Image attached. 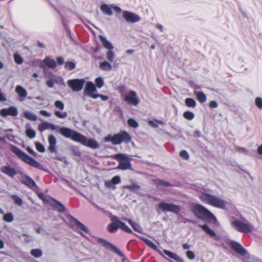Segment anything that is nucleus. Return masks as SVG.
<instances>
[{
    "label": "nucleus",
    "instance_id": "36",
    "mask_svg": "<svg viewBox=\"0 0 262 262\" xmlns=\"http://www.w3.org/2000/svg\"><path fill=\"white\" fill-rule=\"evenodd\" d=\"M52 80H53L54 84L55 83L57 84L64 85L63 79L60 76L53 75Z\"/></svg>",
    "mask_w": 262,
    "mask_h": 262
},
{
    "label": "nucleus",
    "instance_id": "30",
    "mask_svg": "<svg viewBox=\"0 0 262 262\" xmlns=\"http://www.w3.org/2000/svg\"><path fill=\"white\" fill-rule=\"evenodd\" d=\"M100 10L105 15L111 16L113 14L111 7L105 4H103L101 6Z\"/></svg>",
    "mask_w": 262,
    "mask_h": 262
},
{
    "label": "nucleus",
    "instance_id": "54",
    "mask_svg": "<svg viewBox=\"0 0 262 262\" xmlns=\"http://www.w3.org/2000/svg\"><path fill=\"white\" fill-rule=\"evenodd\" d=\"M33 66L38 65L40 67L44 68L43 60L42 61L39 59L35 60L32 62Z\"/></svg>",
    "mask_w": 262,
    "mask_h": 262
},
{
    "label": "nucleus",
    "instance_id": "50",
    "mask_svg": "<svg viewBox=\"0 0 262 262\" xmlns=\"http://www.w3.org/2000/svg\"><path fill=\"white\" fill-rule=\"evenodd\" d=\"M65 67L69 70H72L75 67V64L72 62H67L65 64Z\"/></svg>",
    "mask_w": 262,
    "mask_h": 262
},
{
    "label": "nucleus",
    "instance_id": "7",
    "mask_svg": "<svg viewBox=\"0 0 262 262\" xmlns=\"http://www.w3.org/2000/svg\"><path fill=\"white\" fill-rule=\"evenodd\" d=\"M116 157L119 161V164L118 166L119 169L125 170L130 168L131 164L126 155L119 154L117 155Z\"/></svg>",
    "mask_w": 262,
    "mask_h": 262
},
{
    "label": "nucleus",
    "instance_id": "33",
    "mask_svg": "<svg viewBox=\"0 0 262 262\" xmlns=\"http://www.w3.org/2000/svg\"><path fill=\"white\" fill-rule=\"evenodd\" d=\"M51 204L59 212H63L64 210L63 206L59 202L54 200Z\"/></svg>",
    "mask_w": 262,
    "mask_h": 262
},
{
    "label": "nucleus",
    "instance_id": "55",
    "mask_svg": "<svg viewBox=\"0 0 262 262\" xmlns=\"http://www.w3.org/2000/svg\"><path fill=\"white\" fill-rule=\"evenodd\" d=\"M180 155L181 157L185 160H187L189 158V155L185 150L181 151L180 152Z\"/></svg>",
    "mask_w": 262,
    "mask_h": 262
},
{
    "label": "nucleus",
    "instance_id": "35",
    "mask_svg": "<svg viewBox=\"0 0 262 262\" xmlns=\"http://www.w3.org/2000/svg\"><path fill=\"white\" fill-rule=\"evenodd\" d=\"M100 68L104 71L111 70L112 69V66L107 61H103L100 64Z\"/></svg>",
    "mask_w": 262,
    "mask_h": 262
},
{
    "label": "nucleus",
    "instance_id": "37",
    "mask_svg": "<svg viewBox=\"0 0 262 262\" xmlns=\"http://www.w3.org/2000/svg\"><path fill=\"white\" fill-rule=\"evenodd\" d=\"M3 220L7 223H11L14 220V215L11 213H7L3 215Z\"/></svg>",
    "mask_w": 262,
    "mask_h": 262
},
{
    "label": "nucleus",
    "instance_id": "56",
    "mask_svg": "<svg viewBox=\"0 0 262 262\" xmlns=\"http://www.w3.org/2000/svg\"><path fill=\"white\" fill-rule=\"evenodd\" d=\"M98 97H100L102 101H106L108 99V97L107 96L101 94H97L96 96H94L93 99H96Z\"/></svg>",
    "mask_w": 262,
    "mask_h": 262
},
{
    "label": "nucleus",
    "instance_id": "49",
    "mask_svg": "<svg viewBox=\"0 0 262 262\" xmlns=\"http://www.w3.org/2000/svg\"><path fill=\"white\" fill-rule=\"evenodd\" d=\"M14 60L15 62L17 64H21L23 62V58L18 54H15L14 55Z\"/></svg>",
    "mask_w": 262,
    "mask_h": 262
},
{
    "label": "nucleus",
    "instance_id": "60",
    "mask_svg": "<svg viewBox=\"0 0 262 262\" xmlns=\"http://www.w3.org/2000/svg\"><path fill=\"white\" fill-rule=\"evenodd\" d=\"M39 113L46 117H50L51 116V114L47 111L45 110H41L39 112Z\"/></svg>",
    "mask_w": 262,
    "mask_h": 262
},
{
    "label": "nucleus",
    "instance_id": "58",
    "mask_svg": "<svg viewBox=\"0 0 262 262\" xmlns=\"http://www.w3.org/2000/svg\"><path fill=\"white\" fill-rule=\"evenodd\" d=\"M46 85L49 88H53L54 87V81L53 80L49 79L47 80L46 81Z\"/></svg>",
    "mask_w": 262,
    "mask_h": 262
},
{
    "label": "nucleus",
    "instance_id": "43",
    "mask_svg": "<svg viewBox=\"0 0 262 262\" xmlns=\"http://www.w3.org/2000/svg\"><path fill=\"white\" fill-rule=\"evenodd\" d=\"M96 87L99 89L101 88L104 85V80L101 77H97L95 79Z\"/></svg>",
    "mask_w": 262,
    "mask_h": 262
},
{
    "label": "nucleus",
    "instance_id": "23",
    "mask_svg": "<svg viewBox=\"0 0 262 262\" xmlns=\"http://www.w3.org/2000/svg\"><path fill=\"white\" fill-rule=\"evenodd\" d=\"M99 38L102 42L103 46L108 50H113L114 47L112 44L104 37L102 35L99 36Z\"/></svg>",
    "mask_w": 262,
    "mask_h": 262
},
{
    "label": "nucleus",
    "instance_id": "17",
    "mask_svg": "<svg viewBox=\"0 0 262 262\" xmlns=\"http://www.w3.org/2000/svg\"><path fill=\"white\" fill-rule=\"evenodd\" d=\"M230 245L236 252L241 255H245L246 253V250L241 244L235 242H231Z\"/></svg>",
    "mask_w": 262,
    "mask_h": 262
},
{
    "label": "nucleus",
    "instance_id": "31",
    "mask_svg": "<svg viewBox=\"0 0 262 262\" xmlns=\"http://www.w3.org/2000/svg\"><path fill=\"white\" fill-rule=\"evenodd\" d=\"M112 223L110 225L109 230L111 232H114L119 228L118 226V220L116 218H113Z\"/></svg>",
    "mask_w": 262,
    "mask_h": 262
},
{
    "label": "nucleus",
    "instance_id": "20",
    "mask_svg": "<svg viewBox=\"0 0 262 262\" xmlns=\"http://www.w3.org/2000/svg\"><path fill=\"white\" fill-rule=\"evenodd\" d=\"M15 92L20 97L21 101H23L27 95V91L20 85L16 86L15 88Z\"/></svg>",
    "mask_w": 262,
    "mask_h": 262
},
{
    "label": "nucleus",
    "instance_id": "1",
    "mask_svg": "<svg viewBox=\"0 0 262 262\" xmlns=\"http://www.w3.org/2000/svg\"><path fill=\"white\" fill-rule=\"evenodd\" d=\"M198 196L203 202L216 208L223 209L227 204L225 200L206 192H200Z\"/></svg>",
    "mask_w": 262,
    "mask_h": 262
},
{
    "label": "nucleus",
    "instance_id": "57",
    "mask_svg": "<svg viewBox=\"0 0 262 262\" xmlns=\"http://www.w3.org/2000/svg\"><path fill=\"white\" fill-rule=\"evenodd\" d=\"M186 256L189 259H193L195 257L194 254L191 251H187L186 252Z\"/></svg>",
    "mask_w": 262,
    "mask_h": 262
},
{
    "label": "nucleus",
    "instance_id": "41",
    "mask_svg": "<svg viewBox=\"0 0 262 262\" xmlns=\"http://www.w3.org/2000/svg\"><path fill=\"white\" fill-rule=\"evenodd\" d=\"M106 58L110 62H112L115 58V54L113 50H108L106 54Z\"/></svg>",
    "mask_w": 262,
    "mask_h": 262
},
{
    "label": "nucleus",
    "instance_id": "9",
    "mask_svg": "<svg viewBox=\"0 0 262 262\" xmlns=\"http://www.w3.org/2000/svg\"><path fill=\"white\" fill-rule=\"evenodd\" d=\"M84 82L83 79H74L68 80L67 83L73 91L78 92L82 89Z\"/></svg>",
    "mask_w": 262,
    "mask_h": 262
},
{
    "label": "nucleus",
    "instance_id": "24",
    "mask_svg": "<svg viewBox=\"0 0 262 262\" xmlns=\"http://www.w3.org/2000/svg\"><path fill=\"white\" fill-rule=\"evenodd\" d=\"M23 116L27 119L32 121H36L37 119V116L34 113L28 111H24Z\"/></svg>",
    "mask_w": 262,
    "mask_h": 262
},
{
    "label": "nucleus",
    "instance_id": "3",
    "mask_svg": "<svg viewBox=\"0 0 262 262\" xmlns=\"http://www.w3.org/2000/svg\"><path fill=\"white\" fill-rule=\"evenodd\" d=\"M11 150L19 159L23 161L26 163L34 167H38L39 166V163L36 161L28 156L25 152L17 147L14 145H11Z\"/></svg>",
    "mask_w": 262,
    "mask_h": 262
},
{
    "label": "nucleus",
    "instance_id": "12",
    "mask_svg": "<svg viewBox=\"0 0 262 262\" xmlns=\"http://www.w3.org/2000/svg\"><path fill=\"white\" fill-rule=\"evenodd\" d=\"M122 15L125 20L129 23H135L141 20V18L139 15L127 11H123Z\"/></svg>",
    "mask_w": 262,
    "mask_h": 262
},
{
    "label": "nucleus",
    "instance_id": "61",
    "mask_svg": "<svg viewBox=\"0 0 262 262\" xmlns=\"http://www.w3.org/2000/svg\"><path fill=\"white\" fill-rule=\"evenodd\" d=\"M217 102L215 101H211L209 103V106L212 108H216L217 107Z\"/></svg>",
    "mask_w": 262,
    "mask_h": 262
},
{
    "label": "nucleus",
    "instance_id": "46",
    "mask_svg": "<svg viewBox=\"0 0 262 262\" xmlns=\"http://www.w3.org/2000/svg\"><path fill=\"white\" fill-rule=\"evenodd\" d=\"M183 116L185 119L191 120L194 118V115L192 112L187 111L184 112Z\"/></svg>",
    "mask_w": 262,
    "mask_h": 262
},
{
    "label": "nucleus",
    "instance_id": "32",
    "mask_svg": "<svg viewBox=\"0 0 262 262\" xmlns=\"http://www.w3.org/2000/svg\"><path fill=\"white\" fill-rule=\"evenodd\" d=\"M118 226L119 228L127 233H132V230L123 222L118 220Z\"/></svg>",
    "mask_w": 262,
    "mask_h": 262
},
{
    "label": "nucleus",
    "instance_id": "2",
    "mask_svg": "<svg viewBox=\"0 0 262 262\" xmlns=\"http://www.w3.org/2000/svg\"><path fill=\"white\" fill-rule=\"evenodd\" d=\"M132 138L128 133L123 131L114 135H108L104 139L105 142H111L114 145L120 144L122 142H129Z\"/></svg>",
    "mask_w": 262,
    "mask_h": 262
},
{
    "label": "nucleus",
    "instance_id": "15",
    "mask_svg": "<svg viewBox=\"0 0 262 262\" xmlns=\"http://www.w3.org/2000/svg\"><path fill=\"white\" fill-rule=\"evenodd\" d=\"M163 253L164 255H163L162 253L161 255H162L167 259H169V258L171 259L174 261L172 262H183L182 259L174 253L166 250H164L163 251Z\"/></svg>",
    "mask_w": 262,
    "mask_h": 262
},
{
    "label": "nucleus",
    "instance_id": "47",
    "mask_svg": "<svg viewBox=\"0 0 262 262\" xmlns=\"http://www.w3.org/2000/svg\"><path fill=\"white\" fill-rule=\"evenodd\" d=\"M54 105L57 109H59L61 111L64 109V103L61 101H59V100L56 101L54 103Z\"/></svg>",
    "mask_w": 262,
    "mask_h": 262
},
{
    "label": "nucleus",
    "instance_id": "16",
    "mask_svg": "<svg viewBox=\"0 0 262 262\" xmlns=\"http://www.w3.org/2000/svg\"><path fill=\"white\" fill-rule=\"evenodd\" d=\"M1 171L10 177H13L16 174L15 169L10 166H3Z\"/></svg>",
    "mask_w": 262,
    "mask_h": 262
},
{
    "label": "nucleus",
    "instance_id": "38",
    "mask_svg": "<svg viewBox=\"0 0 262 262\" xmlns=\"http://www.w3.org/2000/svg\"><path fill=\"white\" fill-rule=\"evenodd\" d=\"M31 254L32 256L36 258H39L42 255L41 250L39 249H32L31 251Z\"/></svg>",
    "mask_w": 262,
    "mask_h": 262
},
{
    "label": "nucleus",
    "instance_id": "4",
    "mask_svg": "<svg viewBox=\"0 0 262 262\" xmlns=\"http://www.w3.org/2000/svg\"><path fill=\"white\" fill-rule=\"evenodd\" d=\"M192 211L194 214L199 219H208L211 220H215L214 215L201 205H194L192 208Z\"/></svg>",
    "mask_w": 262,
    "mask_h": 262
},
{
    "label": "nucleus",
    "instance_id": "26",
    "mask_svg": "<svg viewBox=\"0 0 262 262\" xmlns=\"http://www.w3.org/2000/svg\"><path fill=\"white\" fill-rule=\"evenodd\" d=\"M124 220L127 221L133 227V229L138 232H141L142 229L140 226L137 223L134 222L130 219L125 218Z\"/></svg>",
    "mask_w": 262,
    "mask_h": 262
},
{
    "label": "nucleus",
    "instance_id": "21",
    "mask_svg": "<svg viewBox=\"0 0 262 262\" xmlns=\"http://www.w3.org/2000/svg\"><path fill=\"white\" fill-rule=\"evenodd\" d=\"M21 181L23 184L30 187H32L35 185L34 181L28 176L23 177Z\"/></svg>",
    "mask_w": 262,
    "mask_h": 262
},
{
    "label": "nucleus",
    "instance_id": "34",
    "mask_svg": "<svg viewBox=\"0 0 262 262\" xmlns=\"http://www.w3.org/2000/svg\"><path fill=\"white\" fill-rule=\"evenodd\" d=\"M194 94L200 102L204 103L206 101V96L203 93L201 92H195Z\"/></svg>",
    "mask_w": 262,
    "mask_h": 262
},
{
    "label": "nucleus",
    "instance_id": "5",
    "mask_svg": "<svg viewBox=\"0 0 262 262\" xmlns=\"http://www.w3.org/2000/svg\"><path fill=\"white\" fill-rule=\"evenodd\" d=\"M231 225L233 228L239 232L248 233L252 230V226L246 221L234 219Z\"/></svg>",
    "mask_w": 262,
    "mask_h": 262
},
{
    "label": "nucleus",
    "instance_id": "25",
    "mask_svg": "<svg viewBox=\"0 0 262 262\" xmlns=\"http://www.w3.org/2000/svg\"><path fill=\"white\" fill-rule=\"evenodd\" d=\"M43 63L50 68H55L56 67V63L55 60L49 57H46L43 60Z\"/></svg>",
    "mask_w": 262,
    "mask_h": 262
},
{
    "label": "nucleus",
    "instance_id": "6",
    "mask_svg": "<svg viewBox=\"0 0 262 262\" xmlns=\"http://www.w3.org/2000/svg\"><path fill=\"white\" fill-rule=\"evenodd\" d=\"M59 132L63 136L67 138H70L76 142H78L81 135L80 134L67 127L60 128Z\"/></svg>",
    "mask_w": 262,
    "mask_h": 262
},
{
    "label": "nucleus",
    "instance_id": "52",
    "mask_svg": "<svg viewBox=\"0 0 262 262\" xmlns=\"http://www.w3.org/2000/svg\"><path fill=\"white\" fill-rule=\"evenodd\" d=\"M244 262H261L260 260H258L254 257L248 256L246 257L244 259Z\"/></svg>",
    "mask_w": 262,
    "mask_h": 262
},
{
    "label": "nucleus",
    "instance_id": "44",
    "mask_svg": "<svg viewBox=\"0 0 262 262\" xmlns=\"http://www.w3.org/2000/svg\"><path fill=\"white\" fill-rule=\"evenodd\" d=\"M26 135L31 139L34 138L36 136V133L34 130L30 129V128H27L26 130Z\"/></svg>",
    "mask_w": 262,
    "mask_h": 262
},
{
    "label": "nucleus",
    "instance_id": "13",
    "mask_svg": "<svg viewBox=\"0 0 262 262\" xmlns=\"http://www.w3.org/2000/svg\"><path fill=\"white\" fill-rule=\"evenodd\" d=\"M97 91L95 85L91 81L86 82L84 90V94L93 98L94 96L97 94L94 93Z\"/></svg>",
    "mask_w": 262,
    "mask_h": 262
},
{
    "label": "nucleus",
    "instance_id": "27",
    "mask_svg": "<svg viewBox=\"0 0 262 262\" xmlns=\"http://www.w3.org/2000/svg\"><path fill=\"white\" fill-rule=\"evenodd\" d=\"M141 238L148 246L162 254V252L157 249V247L152 242L145 237H142Z\"/></svg>",
    "mask_w": 262,
    "mask_h": 262
},
{
    "label": "nucleus",
    "instance_id": "59",
    "mask_svg": "<svg viewBox=\"0 0 262 262\" xmlns=\"http://www.w3.org/2000/svg\"><path fill=\"white\" fill-rule=\"evenodd\" d=\"M112 182L113 184H117L120 182V178L118 176H116L112 179Z\"/></svg>",
    "mask_w": 262,
    "mask_h": 262
},
{
    "label": "nucleus",
    "instance_id": "39",
    "mask_svg": "<svg viewBox=\"0 0 262 262\" xmlns=\"http://www.w3.org/2000/svg\"><path fill=\"white\" fill-rule=\"evenodd\" d=\"M186 105L188 107H194L196 105L195 100L192 98H186L185 100Z\"/></svg>",
    "mask_w": 262,
    "mask_h": 262
},
{
    "label": "nucleus",
    "instance_id": "8",
    "mask_svg": "<svg viewBox=\"0 0 262 262\" xmlns=\"http://www.w3.org/2000/svg\"><path fill=\"white\" fill-rule=\"evenodd\" d=\"M158 207L164 212H171L174 213H178L181 210L180 206L166 203H161L159 204Z\"/></svg>",
    "mask_w": 262,
    "mask_h": 262
},
{
    "label": "nucleus",
    "instance_id": "14",
    "mask_svg": "<svg viewBox=\"0 0 262 262\" xmlns=\"http://www.w3.org/2000/svg\"><path fill=\"white\" fill-rule=\"evenodd\" d=\"M0 114L3 117H6L8 115L15 117L18 114V111L16 107L10 106L9 107L1 110L0 111Z\"/></svg>",
    "mask_w": 262,
    "mask_h": 262
},
{
    "label": "nucleus",
    "instance_id": "40",
    "mask_svg": "<svg viewBox=\"0 0 262 262\" xmlns=\"http://www.w3.org/2000/svg\"><path fill=\"white\" fill-rule=\"evenodd\" d=\"M11 198L13 199L15 204L18 206H21L23 204L22 199L17 195H12Z\"/></svg>",
    "mask_w": 262,
    "mask_h": 262
},
{
    "label": "nucleus",
    "instance_id": "45",
    "mask_svg": "<svg viewBox=\"0 0 262 262\" xmlns=\"http://www.w3.org/2000/svg\"><path fill=\"white\" fill-rule=\"evenodd\" d=\"M127 123L130 127L133 128H137L138 127L139 125L138 122L132 118L129 119L128 120Z\"/></svg>",
    "mask_w": 262,
    "mask_h": 262
},
{
    "label": "nucleus",
    "instance_id": "64",
    "mask_svg": "<svg viewBox=\"0 0 262 262\" xmlns=\"http://www.w3.org/2000/svg\"><path fill=\"white\" fill-rule=\"evenodd\" d=\"M57 61L59 64H62L63 63V59L61 57H58L57 58Z\"/></svg>",
    "mask_w": 262,
    "mask_h": 262
},
{
    "label": "nucleus",
    "instance_id": "18",
    "mask_svg": "<svg viewBox=\"0 0 262 262\" xmlns=\"http://www.w3.org/2000/svg\"><path fill=\"white\" fill-rule=\"evenodd\" d=\"M56 129V127L54 124L47 122H43L38 126V129L40 132H43L46 129L54 130Z\"/></svg>",
    "mask_w": 262,
    "mask_h": 262
},
{
    "label": "nucleus",
    "instance_id": "11",
    "mask_svg": "<svg viewBox=\"0 0 262 262\" xmlns=\"http://www.w3.org/2000/svg\"><path fill=\"white\" fill-rule=\"evenodd\" d=\"M77 142H79L93 149H96L99 147V144L96 141L92 139H88L85 136L81 134Z\"/></svg>",
    "mask_w": 262,
    "mask_h": 262
},
{
    "label": "nucleus",
    "instance_id": "53",
    "mask_svg": "<svg viewBox=\"0 0 262 262\" xmlns=\"http://www.w3.org/2000/svg\"><path fill=\"white\" fill-rule=\"evenodd\" d=\"M35 146L37 150L39 152H43L45 150L44 146L41 143H36Z\"/></svg>",
    "mask_w": 262,
    "mask_h": 262
},
{
    "label": "nucleus",
    "instance_id": "62",
    "mask_svg": "<svg viewBox=\"0 0 262 262\" xmlns=\"http://www.w3.org/2000/svg\"><path fill=\"white\" fill-rule=\"evenodd\" d=\"M111 7L118 13H120L121 11V8L118 6H112Z\"/></svg>",
    "mask_w": 262,
    "mask_h": 262
},
{
    "label": "nucleus",
    "instance_id": "48",
    "mask_svg": "<svg viewBox=\"0 0 262 262\" xmlns=\"http://www.w3.org/2000/svg\"><path fill=\"white\" fill-rule=\"evenodd\" d=\"M255 104L259 109L262 108V98L256 97L255 99Z\"/></svg>",
    "mask_w": 262,
    "mask_h": 262
},
{
    "label": "nucleus",
    "instance_id": "19",
    "mask_svg": "<svg viewBox=\"0 0 262 262\" xmlns=\"http://www.w3.org/2000/svg\"><path fill=\"white\" fill-rule=\"evenodd\" d=\"M98 242L106 248L110 249L117 253H119V250L115 246L108 243L105 240L100 238L98 239Z\"/></svg>",
    "mask_w": 262,
    "mask_h": 262
},
{
    "label": "nucleus",
    "instance_id": "10",
    "mask_svg": "<svg viewBox=\"0 0 262 262\" xmlns=\"http://www.w3.org/2000/svg\"><path fill=\"white\" fill-rule=\"evenodd\" d=\"M124 100L126 103L134 106L139 103V99L137 93L133 91H129L124 97Z\"/></svg>",
    "mask_w": 262,
    "mask_h": 262
},
{
    "label": "nucleus",
    "instance_id": "51",
    "mask_svg": "<svg viewBox=\"0 0 262 262\" xmlns=\"http://www.w3.org/2000/svg\"><path fill=\"white\" fill-rule=\"evenodd\" d=\"M125 188L132 190V191H137L139 189V186L136 184H133L131 185H127L125 186Z\"/></svg>",
    "mask_w": 262,
    "mask_h": 262
},
{
    "label": "nucleus",
    "instance_id": "29",
    "mask_svg": "<svg viewBox=\"0 0 262 262\" xmlns=\"http://www.w3.org/2000/svg\"><path fill=\"white\" fill-rule=\"evenodd\" d=\"M206 233L211 237H215L216 236L215 233L211 230L207 225H199Z\"/></svg>",
    "mask_w": 262,
    "mask_h": 262
},
{
    "label": "nucleus",
    "instance_id": "22",
    "mask_svg": "<svg viewBox=\"0 0 262 262\" xmlns=\"http://www.w3.org/2000/svg\"><path fill=\"white\" fill-rule=\"evenodd\" d=\"M49 143V149L51 151H54L55 149L56 144V139L53 135H50L48 137Z\"/></svg>",
    "mask_w": 262,
    "mask_h": 262
},
{
    "label": "nucleus",
    "instance_id": "28",
    "mask_svg": "<svg viewBox=\"0 0 262 262\" xmlns=\"http://www.w3.org/2000/svg\"><path fill=\"white\" fill-rule=\"evenodd\" d=\"M73 222L74 225L80 230L84 231L85 232H88V228L83 225L81 223L79 222L75 219H73Z\"/></svg>",
    "mask_w": 262,
    "mask_h": 262
},
{
    "label": "nucleus",
    "instance_id": "42",
    "mask_svg": "<svg viewBox=\"0 0 262 262\" xmlns=\"http://www.w3.org/2000/svg\"><path fill=\"white\" fill-rule=\"evenodd\" d=\"M54 114L57 117L61 119L66 118L68 115L67 113L66 112H60L59 111H55L54 112Z\"/></svg>",
    "mask_w": 262,
    "mask_h": 262
},
{
    "label": "nucleus",
    "instance_id": "63",
    "mask_svg": "<svg viewBox=\"0 0 262 262\" xmlns=\"http://www.w3.org/2000/svg\"><path fill=\"white\" fill-rule=\"evenodd\" d=\"M156 28L159 30L161 32H163V26L161 24H157L155 26Z\"/></svg>",
    "mask_w": 262,
    "mask_h": 262
}]
</instances>
